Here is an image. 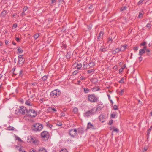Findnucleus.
<instances>
[{
    "mask_svg": "<svg viewBox=\"0 0 152 152\" xmlns=\"http://www.w3.org/2000/svg\"><path fill=\"white\" fill-rule=\"evenodd\" d=\"M27 9V7H24L23 9V11L25 12Z\"/></svg>",
    "mask_w": 152,
    "mask_h": 152,
    "instance_id": "nucleus-59",
    "label": "nucleus"
},
{
    "mask_svg": "<svg viewBox=\"0 0 152 152\" xmlns=\"http://www.w3.org/2000/svg\"><path fill=\"white\" fill-rule=\"evenodd\" d=\"M127 7L126 6L122 7L121 8V11H123L124 10H126L127 9Z\"/></svg>",
    "mask_w": 152,
    "mask_h": 152,
    "instance_id": "nucleus-29",
    "label": "nucleus"
},
{
    "mask_svg": "<svg viewBox=\"0 0 152 152\" xmlns=\"http://www.w3.org/2000/svg\"><path fill=\"white\" fill-rule=\"evenodd\" d=\"M151 24L150 23H148L146 25V27L148 28H150L151 27Z\"/></svg>",
    "mask_w": 152,
    "mask_h": 152,
    "instance_id": "nucleus-47",
    "label": "nucleus"
},
{
    "mask_svg": "<svg viewBox=\"0 0 152 152\" xmlns=\"http://www.w3.org/2000/svg\"><path fill=\"white\" fill-rule=\"evenodd\" d=\"M65 113L64 112H62L61 113V116H65Z\"/></svg>",
    "mask_w": 152,
    "mask_h": 152,
    "instance_id": "nucleus-55",
    "label": "nucleus"
},
{
    "mask_svg": "<svg viewBox=\"0 0 152 152\" xmlns=\"http://www.w3.org/2000/svg\"><path fill=\"white\" fill-rule=\"evenodd\" d=\"M89 8L90 10H91L90 12V13H91V12L93 11L94 9V8L93 5H90L89 6Z\"/></svg>",
    "mask_w": 152,
    "mask_h": 152,
    "instance_id": "nucleus-21",
    "label": "nucleus"
},
{
    "mask_svg": "<svg viewBox=\"0 0 152 152\" xmlns=\"http://www.w3.org/2000/svg\"><path fill=\"white\" fill-rule=\"evenodd\" d=\"M83 67H82L83 69H88V63L84 62L83 63Z\"/></svg>",
    "mask_w": 152,
    "mask_h": 152,
    "instance_id": "nucleus-15",
    "label": "nucleus"
},
{
    "mask_svg": "<svg viewBox=\"0 0 152 152\" xmlns=\"http://www.w3.org/2000/svg\"><path fill=\"white\" fill-rule=\"evenodd\" d=\"M77 132H78L79 133L82 134H83L84 132V129L83 128H79L77 129Z\"/></svg>",
    "mask_w": 152,
    "mask_h": 152,
    "instance_id": "nucleus-14",
    "label": "nucleus"
},
{
    "mask_svg": "<svg viewBox=\"0 0 152 152\" xmlns=\"http://www.w3.org/2000/svg\"><path fill=\"white\" fill-rule=\"evenodd\" d=\"M100 50L102 52H104L106 51L107 50L106 48H104L102 46L100 48Z\"/></svg>",
    "mask_w": 152,
    "mask_h": 152,
    "instance_id": "nucleus-32",
    "label": "nucleus"
},
{
    "mask_svg": "<svg viewBox=\"0 0 152 152\" xmlns=\"http://www.w3.org/2000/svg\"><path fill=\"white\" fill-rule=\"evenodd\" d=\"M84 91L86 93H88L89 91V90L86 88H83Z\"/></svg>",
    "mask_w": 152,
    "mask_h": 152,
    "instance_id": "nucleus-31",
    "label": "nucleus"
},
{
    "mask_svg": "<svg viewBox=\"0 0 152 152\" xmlns=\"http://www.w3.org/2000/svg\"><path fill=\"white\" fill-rule=\"evenodd\" d=\"M99 109H100L99 108H96V109L95 108L92 109L84 113L83 116L85 117L88 118L91 116L94 115L97 112V110Z\"/></svg>",
    "mask_w": 152,
    "mask_h": 152,
    "instance_id": "nucleus-1",
    "label": "nucleus"
},
{
    "mask_svg": "<svg viewBox=\"0 0 152 152\" xmlns=\"http://www.w3.org/2000/svg\"><path fill=\"white\" fill-rule=\"evenodd\" d=\"M15 68H13L12 69V72H13V74H14V75H16V74H15V73L14 72L15 71Z\"/></svg>",
    "mask_w": 152,
    "mask_h": 152,
    "instance_id": "nucleus-51",
    "label": "nucleus"
},
{
    "mask_svg": "<svg viewBox=\"0 0 152 152\" xmlns=\"http://www.w3.org/2000/svg\"><path fill=\"white\" fill-rule=\"evenodd\" d=\"M145 51L143 49H141L139 50V55L142 56L143 53H145Z\"/></svg>",
    "mask_w": 152,
    "mask_h": 152,
    "instance_id": "nucleus-19",
    "label": "nucleus"
},
{
    "mask_svg": "<svg viewBox=\"0 0 152 152\" xmlns=\"http://www.w3.org/2000/svg\"><path fill=\"white\" fill-rule=\"evenodd\" d=\"M124 89H122V90H121L120 93V95H122L124 94Z\"/></svg>",
    "mask_w": 152,
    "mask_h": 152,
    "instance_id": "nucleus-46",
    "label": "nucleus"
},
{
    "mask_svg": "<svg viewBox=\"0 0 152 152\" xmlns=\"http://www.w3.org/2000/svg\"><path fill=\"white\" fill-rule=\"evenodd\" d=\"M126 64H124V65L122 67V68L124 69L126 68Z\"/></svg>",
    "mask_w": 152,
    "mask_h": 152,
    "instance_id": "nucleus-64",
    "label": "nucleus"
},
{
    "mask_svg": "<svg viewBox=\"0 0 152 152\" xmlns=\"http://www.w3.org/2000/svg\"><path fill=\"white\" fill-rule=\"evenodd\" d=\"M94 71V69H91L88 70V73H90Z\"/></svg>",
    "mask_w": 152,
    "mask_h": 152,
    "instance_id": "nucleus-49",
    "label": "nucleus"
},
{
    "mask_svg": "<svg viewBox=\"0 0 152 152\" xmlns=\"http://www.w3.org/2000/svg\"><path fill=\"white\" fill-rule=\"evenodd\" d=\"M143 14L141 12H140L138 17L140 18H142L143 16Z\"/></svg>",
    "mask_w": 152,
    "mask_h": 152,
    "instance_id": "nucleus-39",
    "label": "nucleus"
},
{
    "mask_svg": "<svg viewBox=\"0 0 152 152\" xmlns=\"http://www.w3.org/2000/svg\"><path fill=\"white\" fill-rule=\"evenodd\" d=\"M50 109H51V110L53 111L54 112L56 111V110L55 108L53 107H51L50 108Z\"/></svg>",
    "mask_w": 152,
    "mask_h": 152,
    "instance_id": "nucleus-45",
    "label": "nucleus"
},
{
    "mask_svg": "<svg viewBox=\"0 0 152 152\" xmlns=\"http://www.w3.org/2000/svg\"><path fill=\"white\" fill-rule=\"evenodd\" d=\"M127 45H124L123 46V49H122V51H123L124 50H125V49H126V47L127 46Z\"/></svg>",
    "mask_w": 152,
    "mask_h": 152,
    "instance_id": "nucleus-50",
    "label": "nucleus"
},
{
    "mask_svg": "<svg viewBox=\"0 0 152 152\" xmlns=\"http://www.w3.org/2000/svg\"><path fill=\"white\" fill-rule=\"evenodd\" d=\"M23 70H21L19 73V76L21 77L23 75Z\"/></svg>",
    "mask_w": 152,
    "mask_h": 152,
    "instance_id": "nucleus-33",
    "label": "nucleus"
},
{
    "mask_svg": "<svg viewBox=\"0 0 152 152\" xmlns=\"http://www.w3.org/2000/svg\"><path fill=\"white\" fill-rule=\"evenodd\" d=\"M61 91L58 89H55L51 92L50 96L52 98H56L59 96Z\"/></svg>",
    "mask_w": 152,
    "mask_h": 152,
    "instance_id": "nucleus-3",
    "label": "nucleus"
},
{
    "mask_svg": "<svg viewBox=\"0 0 152 152\" xmlns=\"http://www.w3.org/2000/svg\"><path fill=\"white\" fill-rule=\"evenodd\" d=\"M56 124L58 126H61L62 125V124L61 122L58 121V122H57V123H56Z\"/></svg>",
    "mask_w": 152,
    "mask_h": 152,
    "instance_id": "nucleus-42",
    "label": "nucleus"
},
{
    "mask_svg": "<svg viewBox=\"0 0 152 152\" xmlns=\"http://www.w3.org/2000/svg\"><path fill=\"white\" fill-rule=\"evenodd\" d=\"M124 78H122L119 81V83H124Z\"/></svg>",
    "mask_w": 152,
    "mask_h": 152,
    "instance_id": "nucleus-41",
    "label": "nucleus"
},
{
    "mask_svg": "<svg viewBox=\"0 0 152 152\" xmlns=\"http://www.w3.org/2000/svg\"><path fill=\"white\" fill-rule=\"evenodd\" d=\"M17 26V24L15 23L13 25V27H14L15 28H16Z\"/></svg>",
    "mask_w": 152,
    "mask_h": 152,
    "instance_id": "nucleus-62",
    "label": "nucleus"
},
{
    "mask_svg": "<svg viewBox=\"0 0 152 152\" xmlns=\"http://www.w3.org/2000/svg\"><path fill=\"white\" fill-rule=\"evenodd\" d=\"M7 11L4 10L1 13V15L3 16H4L6 15L7 14Z\"/></svg>",
    "mask_w": 152,
    "mask_h": 152,
    "instance_id": "nucleus-25",
    "label": "nucleus"
},
{
    "mask_svg": "<svg viewBox=\"0 0 152 152\" xmlns=\"http://www.w3.org/2000/svg\"><path fill=\"white\" fill-rule=\"evenodd\" d=\"M48 77V76L47 75H45L43 76L42 78V80L43 81L46 80L47 79Z\"/></svg>",
    "mask_w": 152,
    "mask_h": 152,
    "instance_id": "nucleus-28",
    "label": "nucleus"
},
{
    "mask_svg": "<svg viewBox=\"0 0 152 152\" xmlns=\"http://www.w3.org/2000/svg\"><path fill=\"white\" fill-rule=\"evenodd\" d=\"M113 131L118 132V130L117 128H114L113 129Z\"/></svg>",
    "mask_w": 152,
    "mask_h": 152,
    "instance_id": "nucleus-60",
    "label": "nucleus"
},
{
    "mask_svg": "<svg viewBox=\"0 0 152 152\" xmlns=\"http://www.w3.org/2000/svg\"><path fill=\"white\" fill-rule=\"evenodd\" d=\"M41 135L44 140H47L49 137V134L47 131H43L41 133Z\"/></svg>",
    "mask_w": 152,
    "mask_h": 152,
    "instance_id": "nucleus-7",
    "label": "nucleus"
},
{
    "mask_svg": "<svg viewBox=\"0 0 152 152\" xmlns=\"http://www.w3.org/2000/svg\"><path fill=\"white\" fill-rule=\"evenodd\" d=\"M97 80V79L96 78H93L91 79V81L92 83H94L95 82H96Z\"/></svg>",
    "mask_w": 152,
    "mask_h": 152,
    "instance_id": "nucleus-35",
    "label": "nucleus"
},
{
    "mask_svg": "<svg viewBox=\"0 0 152 152\" xmlns=\"http://www.w3.org/2000/svg\"><path fill=\"white\" fill-rule=\"evenodd\" d=\"M25 104L28 106H32L33 104L32 103L30 102L29 99L26 100L25 102Z\"/></svg>",
    "mask_w": 152,
    "mask_h": 152,
    "instance_id": "nucleus-20",
    "label": "nucleus"
},
{
    "mask_svg": "<svg viewBox=\"0 0 152 152\" xmlns=\"http://www.w3.org/2000/svg\"><path fill=\"white\" fill-rule=\"evenodd\" d=\"M42 125L39 123H36L32 125V129L33 131L36 132H39L43 128Z\"/></svg>",
    "mask_w": 152,
    "mask_h": 152,
    "instance_id": "nucleus-2",
    "label": "nucleus"
},
{
    "mask_svg": "<svg viewBox=\"0 0 152 152\" xmlns=\"http://www.w3.org/2000/svg\"><path fill=\"white\" fill-rule=\"evenodd\" d=\"M17 140L20 141H22V140L19 137H18L17 138Z\"/></svg>",
    "mask_w": 152,
    "mask_h": 152,
    "instance_id": "nucleus-63",
    "label": "nucleus"
},
{
    "mask_svg": "<svg viewBox=\"0 0 152 152\" xmlns=\"http://www.w3.org/2000/svg\"><path fill=\"white\" fill-rule=\"evenodd\" d=\"M103 106L102 104H98V107H97L96 108H99L100 109H99L98 110H97V112L99 111H100L102 109V108L103 107Z\"/></svg>",
    "mask_w": 152,
    "mask_h": 152,
    "instance_id": "nucleus-23",
    "label": "nucleus"
},
{
    "mask_svg": "<svg viewBox=\"0 0 152 152\" xmlns=\"http://www.w3.org/2000/svg\"><path fill=\"white\" fill-rule=\"evenodd\" d=\"M82 64L81 63L77 64L76 66V67L77 69L80 70L81 69L82 67Z\"/></svg>",
    "mask_w": 152,
    "mask_h": 152,
    "instance_id": "nucleus-18",
    "label": "nucleus"
},
{
    "mask_svg": "<svg viewBox=\"0 0 152 152\" xmlns=\"http://www.w3.org/2000/svg\"><path fill=\"white\" fill-rule=\"evenodd\" d=\"M27 110H28L24 106H22L20 107L19 110V112L23 115L25 114V113H26Z\"/></svg>",
    "mask_w": 152,
    "mask_h": 152,
    "instance_id": "nucleus-9",
    "label": "nucleus"
},
{
    "mask_svg": "<svg viewBox=\"0 0 152 152\" xmlns=\"http://www.w3.org/2000/svg\"><path fill=\"white\" fill-rule=\"evenodd\" d=\"M30 152H35V150L33 148L31 149L30 150Z\"/></svg>",
    "mask_w": 152,
    "mask_h": 152,
    "instance_id": "nucleus-58",
    "label": "nucleus"
},
{
    "mask_svg": "<svg viewBox=\"0 0 152 152\" xmlns=\"http://www.w3.org/2000/svg\"><path fill=\"white\" fill-rule=\"evenodd\" d=\"M146 44V42H144L141 43L140 45L144 46Z\"/></svg>",
    "mask_w": 152,
    "mask_h": 152,
    "instance_id": "nucleus-43",
    "label": "nucleus"
},
{
    "mask_svg": "<svg viewBox=\"0 0 152 152\" xmlns=\"http://www.w3.org/2000/svg\"><path fill=\"white\" fill-rule=\"evenodd\" d=\"M112 38L109 37L108 39V42H110V41H111L110 42V43H112Z\"/></svg>",
    "mask_w": 152,
    "mask_h": 152,
    "instance_id": "nucleus-56",
    "label": "nucleus"
},
{
    "mask_svg": "<svg viewBox=\"0 0 152 152\" xmlns=\"http://www.w3.org/2000/svg\"><path fill=\"white\" fill-rule=\"evenodd\" d=\"M152 128V126H151L149 129L147 131V139H148L149 137V134L150 133V132Z\"/></svg>",
    "mask_w": 152,
    "mask_h": 152,
    "instance_id": "nucleus-17",
    "label": "nucleus"
},
{
    "mask_svg": "<svg viewBox=\"0 0 152 152\" xmlns=\"http://www.w3.org/2000/svg\"><path fill=\"white\" fill-rule=\"evenodd\" d=\"M113 108L114 110H117L118 109V107L117 106H116V105H114V106H113Z\"/></svg>",
    "mask_w": 152,
    "mask_h": 152,
    "instance_id": "nucleus-53",
    "label": "nucleus"
},
{
    "mask_svg": "<svg viewBox=\"0 0 152 152\" xmlns=\"http://www.w3.org/2000/svg\"><path fill=\"white\" fill-rule=\"evenodd\" d=\"M144 0H140L137 4V5H139L142 4Z\"/></svg>",
    "mask_w": 152,
    "mask_h": 152,
    "instance_id": "nucleus-37",
    "label": "nucleus"
},
{
    "mask_svg": "<svg viewBox=\"0 0 152 152\" xmlns=\"http://www.w3.org/2000/svg\"><path fill=\"white\" fill-rule=\"evenodd\" d=\"M113 123V120H110L109 121V122L108 123V124L109 125H111Z\"/></svg>",
    "mask_w": 152,
    "mask_h": 152,
    "instance_id": "nucleus-48",
    "label": "nucleus"
},
{
    "mask_svg": "<svg viewBox=\"0 0 152 152\" xmlns=\"http://www.w3.org/2000/svg\"><path fill=\"white\" fill-rule=\"evenodd\" d=\"M122 48H121V49H119V48H117L115 50V51L117 53H118L120 52V51H121L122 50Z\"/></svg>",
    "mask_w": 152,
    "mask_h": 152,
    "instance_id": "nucleus-36",
    "label": "nucleus"
},
{
    "mask_svg": "<svg viewBox=\"0 0 152 152\" xmlns=\"http://www.w3.org/2000/svg\"><path fill=\"white\" fill-rule=\"evenodd\" d=\"M15 128L12 126H9L7 127V129L9 130H14Z\"/></svg>",
    "mask_w": 152,
    "mask_h": 152,
    "instance_id": "nucleus-27",
    "label": "nucleus"
},
{
    "mask_svg": "<svg viewBox=\"0 0 152 152\" xmlns=\"http://www.w3.org/2000/svg\"><path fill=\"white\" fill-rule=\"evenodd\" d=\"M60 152H68L67 150L66 149H62L60 151Z\"/></svg>",
    "mask_w": 152,
    "mask_h": 152,
    "instance_id": "nucleus-40",
    "label": "nucleus"
},
{
    "mask_svg": "<svg viewBox=\"0 0 152 152\" xmlns=\"http://www.w3.org/2000/svg\"><path fill=\"white\" fill-rule=\"evenodd\" d=\"M88 64V69H89L93 67L95 65L94 63L93 62L91 61Z\"/></svg>",
    "mask_w": 152,
    "mask_h": 152,
    "instance_id": "nucleus-12",
    "label": "nucleus"
},
{
    "mask_svg": "<svg viewBox=\"0 0 152 152\" xmlns=\"http://www.w3.org/2000/svg\"><path fill=\"white\" fill-rule=\"evenodd\" d=\"M26 113L31 117H35L37 115V112L35 110L33 109H29L28 110H27Z\"/></svg>",
    "mask_w": 152,
    "mask_h": 152,
    "instance_id": "nucleus-4",
    "label": "nucleus"
},
{
    "mask_svg": "<svg viewBox=\"0 0 152 152\" xmlns=\"http://www.w3.org/2000/svg\"><path fill=\"white\" fill-rule=\"evenodd\" d=\"M71 54L70 52H67L66 55V57L67 59H69L71 57Z\"/></svg>",
    "mask_w": 152,
    "mask_h": 152,
    "instance_id": "nucleus-26",
    "label": "nucleus"
},
{
    "mask_svg": "<svg viewBox=\"0 0 152 152\" xmlns=\"http://www.w3.org/2000/svg\"><path fill=\"white\" fill-rule=\"evenodd\" d=\"M117 113L116 112H114L111 114L110 117L112 118H115L117 117Z\"/></svg>",
    "mask_w": 152,
    "mask_h": 152,
    "instance_id": "nucleus-13",
    "label": "nucleus"
},
{
    "mask_svg": "<svg viewBox=\"0 0 152 152\" xmlns=\"http://www.w3.org/2000/svg\"><path fill=\"white\" fill-rule=\"evenodd\" d=\"M18 63L19 64H22L25 61V59L23 57V55H20L18 56Z\"/></svg>",
    "mask_w": 152,
    "mask_h": 152,
    "instance_id": "nucleus-11",
    "label": "nucleus"
},
{
    "mask_svg": "<svg viewBox=\"0 0 152 152\" xmlns=\"http://www.w3.org/2000/svg\"><path fill=\"white\" fill-rule=\"evenodd\" d=\"M103 32L102 31H101L99 34V35L98 37V38H97V39H98V40H99V39L101 38V35H103Z\"/></svg>",
    "mask_w": 152,
    "mask_h": 152,
    "instance_id": "nucleus-24",
    "label": "nucleus"
},
{
    "mask_svg": "<svg viewBox=\"0 0 152 152\" xmlns=\"http://www.w3.org/2000/svg\"><path fill=\"white\" fill-rule=\"evenodd\" d=\"M138 49V48L137 47H135L133 48V50H134L137 51Z\"/></svg>",
    "mask_w": 152,
    "mask_h": 152,
    "instance_id": "nucleus-61",
    "label": "nucleus"
},
{
    "mask_svg": "<svg viewBox=\"0 0 152 152\" xmlns=\"http://www.w3.org/2000/svg\"><path fill=\"white\" fill-rule=\"evenodd\" d=\"M78 111V109L77 107H75L73 109V112L75 113H77Z\"/></svg>",
    "mask_w": 152,
    "mask_h": 152,
    "instance_id": "nucleus-30",
    "label": "nucleus"
},
{
    "mask_svg": "<svg viewBox=\"0 0 152 152\" xmlns=\"http://www.w3.org/2000/svg\"><path fill=\"white\" fill-rule=\"evenodd\" d=\"M15 39L18 42H19L20 40V38H19L18 37H15Z\"/></svg>",
    "mask_w": 152,
    "mask_h": 152,
    "instance_id": "nucleus-52",
    "label": "nucleus"
},
{
    "mask_svg": "<svg viewBox=\"0 0 152 152\" xmlns=\"http://www.w3.org/2000/svg\"><path fill=\"white\" fill-rule=\"evenodd\" d=\"M27 142L29 143H33L35 142V141L32 136H29L27 138Z\"/></svg>",
    "mask_w": 152,
    "mask_h": 152,
    "instance_id": "nucleus-10",
    "label": "nucleus"
},
{
    "mask_svg": "<svg viewBox=\"0 0 152 152\" xmlns=\"http://www.w3.org/2000/svg\"><path fill=\"white\" fill-rule=\"evenodd\" d=\"M77 133V131L76 129H72L69 130V134L72 137H74Z\"/></svg>",
    "mask_w": 152,
    "mask_h": 152,
    "instance_id": "nucleus-6",
    "label": "nucleus"
},
{
    "mask_svg": "<svg viewBox=\"0 0 152 152\" xmlns=\"http://www.w3.org/2000/svg\"><path fill=\"white\" fill-rule=\"evenodd\" d=\"M99 120L103 122L105 120V118L103 115H101L99 116Z\"/></svg>",
    "mask_w": 152,
    "mask_h": 152,
    "instance_id": "nucleus-16",
    "label": "nucleus"
},
{
    "mask_svg": "<svg viewBox=\"0 0 152 152\" xmlns=\"http://www.w3.org/2000/svg\"><path fill=\"white\" fill-rule=\"evenodd\" d=\"M88 100L91 102H96L98 99V97L96 96L94 94L89 95L88 96Z\"/></svg>",
    "mask_w": 152,
    "mask_h": 152,
    "instance_id": "nucleus-5",
    "label": "nucleus"
},
{
    "mask_svg": "<svg viewBox=\"0 0 152 152\" xmlns=\"http://www.w3.org/2000/svg\"><path fill=\"white\" fill-rule=\"evenodd\" d=\"M38 152H47L46 149L44 148H40L38 150Z\"/></svg>",
    "mask_w": 152,
    "mask_h": 152,
    "instance_id": "nucleus-22",
    "label": "nucleus"
},
{
    "mask_svg": "<svg viewBox=\"0 0 152 152\" xmlns=\"http://www.w3.org/2000/svg\"><path fill=\"white\" fill-rule=\"evenodd\" d=\"M39 36V35L38 34H36L34 35V37L35 39H36L37 38H38Z\"/></svg>",
    "mask_w": 152,
    "mask_h": 152,
    "instance_id": "nucleus-38",
    "label": "nucleus"
},
{
    "mask_svg": "<svg viewBox=\"0 0 152 152\" xmlns=\"http://www.w3.org/2000/svg\"><path fill=\"white\" fill-rule=\"evenodd\" d=\"M96 129V126L89 122L87 124L86 129H91L92 130H95Z\"/></svg>",
    "mask_w": 152,
    "mask_h": 152,
    "instance_id": "nucleus-8",
    "label": "nucleus"
},
{
    "mask_svg": "<svg viewBox=\"0 0 152 152\" xmlns=\"http://www.w3.org/2000/svg\"><path fill=\"white\" fill-rule=\"evenodd\" d=\"M142 58L141 57V56H140L139 58V60L140 62L142 61Z\"/></svg>",
    "mask_w": 152,
    "mask_h": 152,
    "instance_id": "nucleus-54",
    "label": "nucleus"
},
{
    "mask_svg": "<svg viewBox=\"0 0 152 152\" xmlns=\"http://www.w3.org/2000/svg\"><path fill=\"white\" fill-rule=\"evenodd\" d=\"M18 51L19 53H21L23 52V50L21 49L20 48H19L18 49Z\"/></svg>",
    "mask_w": 152,
    "mask_h": 152,
    "instance_id": "nucleus-34",
    "label": "nucleus"
},
{
    "mask_svg": "<svg viewBox=\"0 0 152 152\" xmlns=\"http://www.w3.org/2000/svg\"><path fill=\"white\" fill-rule=\"evenodd\" d=\"M123 68H120L119 69V73H121V72H123Z\"/></svg>",
    "mask_w": 152,
    "mask_h": 152,
    "instance_id": "nucleus-57",
    "label": "nucleus"
},
{
    "mask_svg": "<svg viewBox=\"0 0 152 152\" xmlns=\"http://www.w3.org/2000/svg\"><path fill=\"white\" fill-rule=\"evenodd\" d=\"M19 151L20 152H25V151L23 149V150L21 148H20L19 149Z\"/></svg>",
    "mask_w": 152,
    "mask_h": 152,
    "instance_id": "nucleus-44",
    "label": "nucleus"
}]
</instances>
